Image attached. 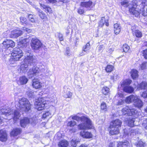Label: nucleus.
<instances>
[{"label": "nucleus", "mask_w": 147, "mask_h": 147, "mask_svg": "<svg viewBox=\"0 0 147 147\" xmlns=\"http://www.w3.org/2000/svg\"><path fill=\"white\" fill-rule=\"evenodd\" d=\"M116 142H114L111 143L109 145V147H115V145L117 144Z\"/></svg>", "instance_id": "obj_57"}, {"label": "nucleus", "mask_w": 147, "mask_h": 147, "mask_svg": "<svg viewBox=\"0 0 147 147\" xmlns=\"http://www.w3.org/2000/svg\"><path fill=\"white\" fill-rule=\"evenodd\" d=\"M130 74L131 78L135 80L138 77V71L136 69H132L130 72Z\"/></svg>", "instance_id": "obj_26"}, {"label": "nucleus", "mask_w": 147, "mask_h": 147, "mask_svg": "<svg viewBox=\"0 0 147 147\" xmlns=\"http://www.w3.org/2000/svg\"><path fill=\"white\" fill-rule=\"evenodd\" d=\"M45 67L44 65L40 66L39 67L34 66L30 69L28 72V76L29 78H32L34 76L38 75L40 72H43L45 71Z\"/></svg>", "instance_id": "obj_6"}, {"label": "nucleus", "mask_w": 147, "mask_h": 147, "mask_svg": "<svg viewBox=\"0 0 147 147\" xmlns=\"http://www.w3.org/2000/svg\"><path fill=\"white\" fill-rule=\"evenodd\" d=\"M106 104L104 102H102L101 104L100 108L101 110L102 111H105L107 110Z\"/></svg>", "instance_id": "obj_40"}, {"label": "nucleus", "mask_w": 147, "mask_h": 147, "mask_svg": "<svg viewBox=\"0 0 147 147\" xmlns=\"http://www.w3.org/2000/svg\"><path fill=\"white\" fill-rule=\"evenodd\" d=\"M28 42V41L27 39H24L20 41L19 44L21 45V47H26Z\"/></svg>", "instance_id": "obj_31"}, {"label": "nucleus", "mask_w": 147, "mask_h": 147, "mask_svg": "<svg viewBox=\"0 0 147 147\" xmlns=\"http://www.w3.org/2000/svg\"><path fill=\"white\" fill-rule=\"evenodd\" d=\"M22 34V31L19 29H16L12 30L9 34L11 38H16Z\"/></svg>", "instance_id": "obj_11"}, {"label": "nucleus", "mask_w": 147, "mask_h": 147, "mask_svg": "<svg viewBox=\"0 0 147 147\" xmlns=\"http://www.w3.org/2000/svg\"><path fill=\"white\" fill-rule=\"evenodd\" d=\"M21 132L20 129L16 128L13 130L11 132L10 135L11 136H15L19 134Z\"/></svg>", "instance_id": "obj_28"}, {"label": "nucleus", "mask_w": 147, "mask_h": 147, "mask_svg": "<svg viewBox=\"0 0 147 147\" xmlns=\"http://www.w3.org/2000/svg\"><path fill=\"white\" fill-rule=\"evenodd\" d=\"M122 48L123 50V51L125 52H127L128 51L129 49V47L127 44H124L123 47Z\"/></svg>", "instance_id": "obj_42"}, {"label": "nucleus", "mask_w": 147, "mask_h": 147, "mask_svg": "<svg viewBox=\"0 0 147 147\" xmlns=\"http://www.w3.org/2000/svg\"><path fill=\"white\" fill-rule=\"evenodd\" d=\"M80 135L83 138H91L92 137V135L91 132L85 131H81Z\"/></svg>", "instance_id": "obj_16"}, {"label": "nucleus", "mask_w": 147, "mask_h": 147, "mask_svg": "<svg viewBox=\"0 0 147 147\" xmlns=\"http://www.w3.org/2000/svg\"><path fill=\"white\" fill-rule=\"evenodd\" d=\"M134 121L132 119H129V121L128 125L130 127H133L134 126Z\"/></svg>", "instance_id": "obj_50"}, {"label": "nucleus", "mask_w": 147, "mask_h": 147, "mask_svg": "<svg viewBox=\"0 0 147 147\" xmlns=\"http://www.w3.org/2000/svg\"><path fill=\"white\" fill-rule=\"evenodd\" d=\"M51 116V114L49 112H47L44 113L42 115V118L45 119L48 117Z\"/></svg>", "instance_id": "obj_49"}, {"label": "nucleus", "mask_w": 147, "mask_h": 147, "mask_svg": "<svg viewBox=\"0 0 147 147\" xmlns=\"http://www.w3.org/2000/svg\"><path fill=\"white\" fill-rule=\"evenodd\" d=\"M84 12V10L83 9H80L78 11V13L80 14H83Z\"/></svg>", "instance_id": "obj_60"}, {"label": "nucleus", "mask_w": 147, "mask_h": 147, "mask_svg": "<svg viewBox=\"0 0 147 147\" xmlns=\"http://www.w3.org/2000/svg\"><path fill=\"white\" fill-rule=\"evenodd\" d=\"M137 147H142L144 146V143L142 141H140L137 145Z\"/></svg>", "instance_id": "obj_52"}, {"label": "nucleus", "mask_w": 147, "mask_h": 147, "mask_svg": "<svg viewBox=\"0 0 147 147\" xmlns=\"http://www.w3.org/2000/svg\"><path fill=\"white\" fill-rule=\"evenodd\" d=\"M12 56L11 60L18 61L23 55L22 51L19 48H15L14 49L13 52L11 53Z\"/></svg>", "instance_id": "obj_7"}, {"label": "nucleus", "mask_w": 147, "mask_h": 147, "mask_svg": "<svg viewBox=\"0 0 147 147\" xmlns=\"http://www.w3.org/2000/svg\"><path fill=\"white\" fill-rule=\"evenodd\" d=\"M29 123V119L25 117L21 120L20 124L22 127H24Z\"/></svg>", "instance_id": "obj_24"}, {"label": "nucleus", "mask_w": 147, "mask_h": 147, "mask_svg": "<svg viewBox=\"0 0 147 147\" xmlns=\"http://www.w3.org/2000/svg\"><path fill=\"white\" fill-rule=\"evenodd\" d=\"M123 90L126 92L131 93L134 91L133 88L131 86H125L123 88Z\"/></svg>", "instance_id": "obj_32"}, {"label": "nucleus", "mask_w": 147, "mask_h": 147, "mask_svg": "<svg viewBox=\"0 0 147 147\" xmlns=\"http://www.w3.org/2000/svg\"><path fill=\"white\" fill-rule=\"evenodd\" d=\"M47 104L44 97L40 98L36 100L35 103L36 108L38 111H41L43 109Z\"/></svg>", "instance_id": "obj_9"}, {"label": "nucleus", "mask_w": 147, "mask_h": 147, "mask_svg": "<svg viewBox=\"0 0 147 147\" xmlns=\"http://www.w3.org/2000/svg\"><path fill=\"white\" fill-rule=\"evenodd\" d=\"M134 105L137 107L140 108L143 106V102L137 96V99L135 100L134 102Z\"/></svg>", "instance_id": "obj_23"}, {"label": "nucleus", "mask_w": 147, "mask_h": 147, "mask_svg": "<svg viewBox=\"0 0 147 147\" xmlns=\"http://www.w3.org/2000/svg\"><path fill=\"white\" fill-rule=\"evenodd\" d=\"M65 53V55L67 56H70V50L69 48L66 49Z\"/></svg>", "instance_id": "obj_55"}, {"label": "nucleus", "mask_w": 147, "mask_h": 147, "mask_svg": "<svg viewBox=\"0 0 147 147\" xmlns=\"http://www.w3.org/2000/svg\"><path fill=\"white\" fill-rule=\"evenodd\" d=\"M124 103L123 100L121 99L119 100L117 103V105H121L123 104Z\"/></svg>", "instance_id": "obj_58"}, {"label": "nucleus", "mask_w": 147, "mask_h": 147, "mask_svg": "<svg viewBox=\"0 0 147 147\" xmlns=\"http://www.w3.org/2000/svg\"><path fill=\"white\" fill-rule=\"evenodd\" d=\"M102 93L105 95L108 94L109 92V89L107 87H103L102 89Z\"/></svg>", "instance_id": "obj_36"}, {"label": "nucleus", "mask_w": 147, "mask_h": 147, "mask_svg": "<svg viewBox=\"0 0 147 147\" xmlns=\"http://www.w3.org/2000/svg\"><path fill=\"white\" fill-rule=\"evenodd\" d=\"M80 5L81 6L86 8H91L94 6V5H93L91 1L81 2Z\"/></svg>", "instance_id": "obj_22"}, {"label": "nucleus", "mask_w": 147, "mask_h": 147, "mask_svg": "<svg viewBox=\"0 0 147 147\" xmlns=\"http://www.w3.org/2000/svg\"><path fill=\"white\" fill-rule=\"evenodd\" d=\"M26 56L24 60V63L21 65L20 67V72L25 73L28 69V65L34 62L36 58L33 55L29 52L26 53Z\"/></svg>", "instance_id": "obj_3"}, {"label": "nucleus", "mask_w": 147, "mask_h": 147, "mask_svg": "<svg viewBox=\"0 0 147 147\" xmlns=\"http://www.w3.org/2000/svg\"><path fill=\"white\" fill-rule=\"evenodd\" d=\"M142 125L146 129H147V119L144 121Z\"/></svg>", "instance_id": "obj_56"}, {"label": "nucleus", "mask_w": 147, "mask_h": 147, "mask_svg": "<svg viewBox=\"0 0 147 147\" xmlns=\"http://www.w3.org/2000/svg\"><path fill=\"white\" fill-rule=\"evenodd\" d=\"M132 81L129 79H126L123 82L122 84L124 85L125 86L129 85L131 83Z\"/></svg>", "instance_id": "obj_38"}, {"label": "nucleus", "mask_w": 147, "mask_h": 147, "mask_svg": "<svg viewBox=\"0 0 147 147\" xmlns=\"http://www.w3.org/2000/svg\"><path fill=\"white\" fill-rule=\"evenodd\" d=\"M28 81V79L25 76L20 77L17 81L18 83L20 85L26 84Z\"/></svg>", "instance_id": "obj_19"}, {"label": "nucleus", "mask_w": 147, "mask_h": 147, "mask_svg": "<svg viewBox=\"0 0 147 147\" xmlns=\"http://www.w3.org/2000/svg\"><path fill=\"white\" fill-rule=\"evenodd\" d=\"M0 114H4L6 116H8L13 113V111L9 107H5L4 108H0Z\"/></svg>", "instance_id": "obj_12"}, {"label": "nucleus", "mask_w": 147, "mask_h": 147, "mask_svg": "<svg viewBox=\"0 0 147 147\" xmlns=\"http://www.w3.org/2000/svg\"><path fill=\"white\" fill-rule=\"evenodd\" d=\"M140 2V4L136 5V3L134 4H131V2L124 0L121 2V4L124 7H129V12L137 17L139 15V12L141 10V9H139L140 6H141L142 9H143L145 5H147V1L145 0H141Z\"/></svg>", "instance_id": "obj_1"}, {"label": "nucleus", "mask_w": 147, "mask_h": 147, "mask_svg": "<svg viewBox=\"0 0 147 147\" xmlns=\"http://www.w3.org/2000/svg\"><path fill=\"white\" fill-rule=\"evenodd\" d=\"M145 1H146V0H145ZM146 6H147V5H146ZM146 6V5H145L144 6ZM144 8L143 9H142L141 7L140 6V7H139V9H141V10L139 12V13H141V11H142V14L143 15V16H147V8H146V11H144V12L143 13L142 11L144 10Z\"/></svg>", "instance_id": "obj_45"}, {"label": "nucleus", "mask_w": 147, "mask_h": 147, "mask_svg": "<svg viewBox=\"0 0 147 147\" xmlns=\"http://www.w3.org/2000/svg\"><path fill=\"white\" fill-rule=\"evenodd\" d=\"M141 96L144 98H147V91L143 92Z\"/></svg>", "instance_id": "obj_54"}, {"label": "nucleus", "mask_w": 147, "mask_h": 147, "mask_svg": "<svg viewBox=\"0 0 147 147\" xmlns=\"http://www.w3.org/2000/svg\"><path fill=\"white\" fill-rule=\"evenodd\" d=\"M42 84L38 79H34L33 80L32 86L35 89H39L42 87Z\"/></svg>", "instance_id": "obj_17"}, {"label": "nucleus", "mask_w": 147, "mask_h": 147, "mask_svg": "<svg viewBox=\"0 0 147 147\" xmlns=\"http://www.w3.org/2000/svg\"><path fill=\"white\" fill-rule=\"evenodd\" d=\"M79 142L78 139V138H73L71 142V146L74 147H76Z\"/></svg>", "instance_id": "obj_33"}, {"label": "nucleus", "mask_w": 147, "mask_h": 147, "mask_svg": "<svg viewBox=\"0 0 147 147\" xmlns=\"http://www.w3.org/2000/svg\"><path fill=\"white\" fill-rule=\"evenodd\" d=\"M118 75L117 74L115 73L113 75L111 76V79L114 81L115 79H117L118 78Z\"/></svg>", "instance_id": "obj_48"}, {"label": "nucleus", "mask_w": 147, "mask_h": 147, "mask_svg": "<svg viewBox=\"0 0 147 147\" xmlns=\"http://www.w3.org/2000/svg\"><path fill=\"white\" fill-rule=\"evenodd\" d=\"M19 108L22 111L27 112L30 109L31 105L27 99L22 98L19 101Z\"/></svg>", "instance_id": "obj_5"}, {"label": "nucleus", "mask_w": 147, "mask_h": 147, "mask_svg": "<svg viewBox=\"0 0 147 147\" xmlns=\"http://www.w3.org/2000/svg\"><path fill=\"white\" fill-rule=\"evenodd\" d=\"M20 116V114L18 111L17 110H15L14 112V117H13V119L15 122L19 119Z\"/></svg>", "instance_id": "obj_29"}, {"label": "nucleus", "mask_w": 147, "mask_h": 147, "mask_svg": "<svg viewBox=\"0 0 147 147\" xmlns=\"http://www.w3.org/2000/svg\"><path fill=\"white\" fill-rule=\"evenodd\" d=\"M55 98V96L53 94H49L47 96L44 97L47 103L54 102Z\"/></svg>", "instance_id": "obj_14"}, {"label": "nucleus", "mask_w": 147, "mask_h": 147, "mask_svg": "<svg viewBox=\"0 0 147 147\" xmlns=\"http://www.w3.org/2000/svg\"><path fill=\"white\" fill-rule=\"evenodd\" d=\"M7 139V135L5 131H0V140L2 142H5Z\"/></svg>", "instance_id": "obj_20"}, {"label": "nucleus", "mask_w": 147, "mask_h": 147, "mask_svg": "<svg viewBox=\"0 0 147 147\" xmlns=\"http://www.w3.org/2000/svg\"><path fill=\"white\" fill-rule=\"evenodd\" d=\"M147 63V62H143L140 65V68L141 69L143 70L146 69Z\"/></svg>", "instance_id": "obj_47"}, {"label": "nucleus", "mask_w": 147, "mask_h": 147, "mask_svg": "<svg viewBox=\"0 0 147 147\" xmlns=\"http://www.w3.org/2000/svg\"><path fill=\"white\" fill-rule=\"evenodd\" d=\"M114 67L111 65H108L105 68V70L107 72H110L113 70Z\"/></svg>", "instance_id": "obj_37"}, {"label": "nucleus", "mask_w": 147, "mask_h": 147, "mask_svg": "<svg viewBox=\"0 0 147 147\" xmlns=\"http://www.w3.org/2000/svg\"><path fill=\"white\" fill-rule=\"evenodd\" d=\"M27 94L30 97H32L34 96V92L30 89L27 92Z\"/></svg>", "instance_id": "obj_44"}, {"label": "nucleus", "mask_w": 147, "mask_h": 147, "mask_svg": "<svg viewBox=\"0 0 147 147\" xmlns=\"http://www.w3.org/2000/svg\"><path fill=\"white\" fill-rule=\"evenodd\" d=\"M47 11V12H49V13H51L52 11V9H51V8L47 6V8L45 9V11L46 12Z\"/></svg>", "instance_id": "obj_59"}, {"label": "nucleus", "mask_w": 147, "mask_h": 147, "mask_svg": "<svg viewBox=\"0 0 147 147\" xmlns=\"http://www.w3.org/2000/svg\"><path fill=\"white\" fill-rule=\"evenodd\" d=\"M58 37L60 41H62L63 40V38L62 35L61 34H59L58 35Z\"/></svg>", "instance_id": "obj_61"}, {"label": "nucleus", "mask_w": 147, "mask_h": 147, "mask_svg": "<svg viewBox=\"0 0 147 147\" xmlns=\"http://www.w3.org/2000/svg\"><path fill=\"white\" fill-rule=\"evenodd\" d=\"M22 29L24 31L28 33H31L32 32V30L31 29L25 27H23Z\"/></svg>", "instance_id": "obj_53"}, {"label": "nucleus", "mask_w": 147, "mask_h": 147, "mask_svg": "<svg viewBox=\"0 0 147 147\" xmlns=\"http://www.w3.org/2000/svg\"><path fill=\"white\" fill-rule=\"evenodd\" d=\"M76 123L74 121H69L67 124V125L68 126H70V127H74V125H76Z\"/></svg>", "instance_id": "obj_41"}, {"label": "nucleus", "mask_w": 147, "mask_h": 147, "mask_svg": "<svg viewBox=\"0 0 147 147\" xmlns=\"http://www.w3.org/2000/svg\"><path fill=\"white\" fill-rule=\"evenodd\" d=\"M114 49L113 48H110L109 49L108 52L111 54L114 51Z\"/></svg>", "instance_id": "obj_63"}, {"label": "nucleus", "mask_w": 147, "mask_h": 147, "mask_svg": "<svg viewBox=\"0 0 147 147\" xmlns=\"http://www.w3.org/2000/svg\"><path fill=\"white\" fill-rule=\"evenodd\" d=\"M133 34L135 35L137 37L140 38L142 36V33L139 30H135Z\"/></svg>", "instance_id": "obj_39"}, {"label": "nucleus", "mask_w": 147, "mask_h": 147, "mask_svg": "<svg viewBox=\"0 0 147 147\" xmlns=\"http://www.w3.org/2000/svg\"><path fill=\"white\" fill-rule=\"evenodd\" d=\"M47 3H55L56 1V0H45Z\"/></svg>", "instance_id": "obj_62"}, {"label": "nucleus", "mask_w": 147, "mask_h": 147, "mask_svg": "<svg viewBox=\"0 0 147 147\" xmlns=\"http://www.w3.org/2000/svg\"><path fill=\"white\" fill-rule=\"evenodd\" d=\"M137 99V96L131 95L126 98L125 102L127 103H129L134 102L135 100Z\"/></svg>", "instance_id": "obj_21"}, {"label": "nucleus", "mask_w": 147, "mask_h": 147, "mask_svg": "<svg viewBox=\"0 0 147 147\" xmlns=\"http://www.w3.org/2000/svg\"><path fill=\"white\" fill-rule=\"evenodd\" d=\"M134 87L138 88V89H147V83L145 82H142L140 84H138L137 82H135L134 84Z\"/></svg>", "instance_id": "obj_15"}, {"label": "nucleus", "mask_w": 147, "mask_h": 147, "mask_svg": "<svg viewBox=\"0 0 147 147\" xmlns=\"http://www.w3.org/2000/svg\"><path fill=\"white\" fill-rule=\"evenodd\" d=\"M3 44L6 48H8L9 47H13L15 45V43L13 41L8 39L4 40Z\"/></svg>", "instance_id": "obj_13"}, {"label": "nucleus", "mask_w": 147, "mask_h": 147, "mask_svg": "<svg viewBox=\"0 0 147 147\" xmlns=\"http://www.w3.org/2000/svg\"><path fill=\"white\" fill-rule=\"evenodd\" d=\"M90 45L89 42L87 43L86 45L84 46L82 48V53L83 52L87 53L90 49Z\"/></svg>", "instance_id": "obj_30"}, {"label": "nucleus", "mask_w": 147, "mask_h": 147, "mask_svg": "<svg viewBox=\"0 0 147 147\" xmlns=\"http://www.w3.org/2000/svg\"><path fill=\"white\" fill-rule=\"evenodd\" d=\"M72 119L78 121H80L82 122L78 125V128L80 129H91L93 128L91 121L87 117L84 116L80 117L75 115L72 117Z\"/></svg>", "instance_id": "obj_2"}, {"label": "nucleus", "mask_w": 147, "mask_h": 147, "mask_svg": "<svg viewBox=\"0 0 147 147\" xmlns=\"http://www.w3.org/2000/svg\"><path fill=\"white\" fill-rule=\"evenodd\" d=\"M38 14L40 17L42 19L45 20L47 18L46 15L41 10L38 11Z\"/></svg>", "instance_id": "obj_35"}, {"label": "nucleus", "mask_w": 147, "mask_h": 147, "mask_svg": "<svg viewBox=\"0 0 147 147\" xmlns=\"http://www.w3.org/2000/svg\"><path fill=\"white\" fill-rule=\"evenodd\" d=\"M20 20L21 22L22 23L25 24H28V22L26 19L23 17H21L20 18Z\"/></svg>", "instance_id": "obj_46"}, {"label": "nucleus", "mask_w": 147, "mask_h": 147, "mask_svg": "<svg viewBox=\"0 0 147 147\" xmlns=\"http://www.w3.org/2000/svg\"><path fill=\"white\" fill-rule=\"evenodd\" d=\"M122 124V122L118 119L111 121L109 126L110 129V134L112 135L118 134L119 132V129L121 128Z\"/></svg>", "instance_id": "obj_4"}, {"label": "nucleus", "mask_w": 147, "mask_h": 147, "mask_svg": "<svg viewBox=\"0 0 147 147\" xmlns=\"http://www.w3.org/2000/svg\"><path fill=\"white\" fill-rule=\"evenodd\" d=\"M72 94L70 91V90L67 87L64 88L63 96L66 98H70L72 96Z\"/></svg>", "instance_id": "obj_18"}, {"label": "nucleus", "mask_w": 147, "mask_h": 147, "mask_svg": "<svg viewBox=\"0 0 147 147\" xmlns=\"http://www.w3.org/2000/svg\"><path fill=\"white\" fill-rule=\"evenodd\" d=\"M32 48L34 50H39L42 46V44L40 41L36 38H32L30 44Z\"/></svg>", "instance_id": "obj_8"}, {"label": "nucleus", "mask_w": 147, "mask_h": 147, "mask_svg": "<svg viewBox=\"0 0 147 147\" xmlns=\"http://www.w3.org/2000/svg\"><path fill=\"white\" fill-rule=\"evenodd\" d=\"M105 19L104 17H102L99 23V26L101 27L102 26L105 22Z\"/></svg>", "instance_id": "obj_43"}, {"label": "nucleus", "mask_w": 147, "mask_h": 147, "mask_svg": "<svg viewBox=\"0 0 147 147\" xmlns=\"http://www.w3.org/2000/svg\"><path fill=\"white\" fill-rule=\"evenodd\" d=\"M68 145V142L65 140L60 141L58 144V146L59 147H67Z\"/></svg>", "instance_id": "obj_25"}, {"label": "nucleus", "mask_w": 147, "mask_h": 147, "mask_svg": "<svg viewBox=\"0 0 147 147\" xmlns=\"http://www.w3.org/2000/svg\"><path fill=\"white\" fill-rule=\"evenodd\" d=\"M121 27L120 24H115L114 26V30L115 33L116 34H119L121 31Z\"/></svg>", "instance_id": "obj_27"}, {"label": "nucleus", "mask_w": 147, "mask_h": 147, "mask_svg": "<svg viewBox=\"0 0 147 147\" xmlns=\"http://www.w3.org/2000/svg\"><path fill=\"white\" fill-rule=\"evenodd\" d=\"M40 5L44 9H46L47 8V6L43 4H40Z\"/></svg>", "instance_id": "obj_64"}, {"label": "nucleus", "mask_w": 147, "mask_h": 147, "mask_svg": "<svg viewBox=\"0 0 147 147\" xmlns=\"http://www.w3.org/2000/svg\"><path fill=\"white\" fill-rule=\"evenodd\" d=\"M121 111L123 115H127L128 116L133 115L136 113V111L135 109L127 106L123 108Z\"/></svg>", "instance_id": "obj_10"}, {"label": "nucleus", "mask_w": 147, "mask_h": 147, "mask_svg": "<svg viewBox=\"0 0 147 147\" xmlns=\"http://www.w3.org/2000/svg\"><path fill=\"white\" fill-rule=\"evenodd\" d=\"M129 143L127 142H119L117 145V147H127Z\"/></svg>", "instance_id": "obj_34"}, {"label": "nucleus", "mask_w": 147, "mask_h": 147, "mask_svg": "<svg viewBox=\"0 0 147 147\" xmlns=\"http://www.w3.org/2000/svg\"><path fill=\"white\" fill-rule=\"evenodd\" d=\"M142 56L145 59H147V49L143 50L142 51Z\"/></svg>", "instance_id": "obj_51"}]
</instances>
